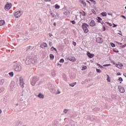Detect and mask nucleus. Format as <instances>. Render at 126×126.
<instances>
[{"label": "nucleus", "mask_w": 126, "mask_h": 126, "mask_svg": "<svg viewBox=\"0 0 126 126\" xmlns=\"http://www.w3.org/2000/svg\"><path fill=\"white\" fill-rule=\"evenodd\" d=\"M26 63L27 65L31 63H35V61L33 60V58L31 56H28L26 58Z\"/></svg>", "instance_id": "f257e3e1"}, {"label": "nucleus", "mask_w": 126, "mask_h": 126, "mask_svg": "<svg viewBox=\"0 0 126 126\" xmlns=\"http://www.w3.org/2000/svg\"><path fill=\"white\" fill-rule=\"evenodd\" d=\"M89 25L87 23H83L82 25V28H83L84 33H88L89 30H88Z\"/></svg>", "instance_id": "f03ea898"}, {"label": "nucleus", "mask_w": 126, "mask_h": 126, "mask_svg": "<svg viewBox=\"0 0 126 126\" xmlns=\"http://www.w3.org/2000/svg\"><path fill=\"white\" fill-rule=\"evenodd\" d=\"M13 67L15 71H21V69H22L21 65H20V64L18 63H16L15 64H14Z\"/></svg>", "instance_id": "7ed1b4c3"}, {"label": "nucleus", "mask_w": 126, "mask_h": 126, "mask_svg": "<svg viewBox=\"0 0 126 126\" xmlns=\"http://www.w3.org/2000/svg\"><path fill=\"white\" fill-rule=\"evenodd\" d=\"M38 80H39V77L36 76L33 77L31 81V85L32 86H34L35 84H36V82H37Z\"/></svg>", "instance_id": "20e7f679"}, {"label": "nucleus", "mask_w": 126, "mask_h": 126, "mask_svg": "<svg viewBox=\"0 0 126 126\" xmlns=\"http://www.w3.org/2000/svg\"><path fill=\"white\" fill-rule=\"evenodd\" d=\"M11 6H12V4H11V3H8V2H7L4 6L5 10H6V11H8L9 9L11 8Z\"/></svg>", "instance_id": "39448f33"}, {"label": "nucleus", "mask_w": 126, "mask_h": 126, "mask_svg": "<svg viewBox=\"0 0 126 126\" xmlns=\"http://www.w3.org/2000/svg\"><path fill=\"white\" fill-rule=\"evenodd\" d=\"M19 82L21 87H22V88H24V85H25V83H24L23 78H22V77H20L19 78Z\"/></svg>", "instance_id": "423d86ee"}, {"label": "nucleus", "mask_w": 126, "mask_h": 126, "mask_svg": "<svg viewBox=\"0 0 126 126\" xmlns=\"http://www.w3.org/2000/svg\"><path fill=\"white\" fill-rule=\"evenodd\" d=\"M22 15V12L20 11V10H19L14 14V16L16 17V18H18V17H20L21 15Z\"/></svg>", "instance_id": "0eeeda50"}, {"label": "nucleus", "mask_w": 126, "mask_h": 126, "mask_svg": "<svg viewBox=\"0 0 126 126\" xmlns=\"http://www.w3.org/2000/svg\"><path fill=\"white\" fill-rule=\"evenodd\" d=\"M95 41L99 44H102L103 42H104V39L102 37H98L96 38Z\"/></svg>", "instance_id": "6e6552de"}, {"label": "nucleus", "mask_w": 126, "mask_h": 126, "mask_svg": "<svg viewBox=\"0 0 126 126\" xmlns=\"http://www.w3.org/2000/svg\"><path fill=\"white\" fill-rule=\"evenodd\" d=\"M118 89L120 91V92H121V93H125V88L124 87H123V86H118Z\"/></svg>", "instance_id": "1a4fd4ad"}, {"label": "nucleus", "mask_w": 126, "mask_h": 126, "mask_svg": "<svg viewBox=\"0 0 126 126\" xmlns=\"http://www.w3.org/2000/svg\"><path fill=\"white\" fill-rule=\"evenodd\" d=\"M89 25L90 26H91V27H94V26L96 25V23H95V21L92 20L91 21V22L89 23Z\"/></svg>", "instance_id": "9d476101"}, {"label": "nucleus", "mask_w": 126, "mask_h": 126, "mask_svg": "<svg viewBox=\"0 0 126 126\" xmlns=\"http://www.w3.org/2000/svg\"><path fill=\"white\" fill-rule=\"evenodd\" d=\"M15 84L14 83V82H11V84L10 86V88L11 89V90H13V89H14V88H15Z\"/></svg>", "instance_id": "9b49d317"}, {"label": "nucleus", "mask_w": 126, "mask_h": 126, "mask_svg": "<svg viewBox=\"0 0 126 126\" xmlns=\"http://www.w3.org/2000/svg\"><path fill=\"white\" fill-rule=\"evenodd\" d=\"M18 99L20 101H23V100L24 99V96L23 95V93L20 94V95L18 97Z\"/></svg>", "instance_id": "f8f14e48"}, {"label": "nucleus", "mask_w": 126, "mask_h": 126, "mask_svg": "<svg viewBox=\"0 0 126 126\" xmlns=\"http://www.w3.org/2000/svg\"><path fill=\"white\" fill-rule=\"evenodd\" d=\"M87 56H88V57H89L90 59H92V58L94 57V54H92L90 52L88 51L87 53Z\"/></svg>", "instance_id": "ddd939ff"}, {"label": "nucleus", "mask_w": 126, "mask_h": 126, "mask_svg": "<svg viewBox=\"0 0 126 126\" xmlns=\"http://www.w3.org/2000/svg\"><path fill=\"white\" fill-rule=\"evenodd\" d=\"M67 61H70V62H75V58L72 57H68L67 58Z\"/></svg>", "instance_id": "4468645a"}, {"label": "nucleus", "mask_w": 126, "mask_h": 126, "mask_svg": "<svg viewBox=\"0 0 126 126\" xmlns=\"http://www.w3.org/2000/svg\"><path fill=\"white\" fill-rule=\"evenodd\" d=\"M116 67H118V68H122L123 66H124V65L123 63H121L120 64H116Z\"/></svg>", "instance_id": "2eb2a0df"}, {"label": "nucleus", "mask_w": 126, "mask_h": 126, "mask_svg": "<svg viewBox=\"0 0 126 126\" xmlns=\"http://www.w3.org/2000/svg\"><path fill=\"white\" fill-rule=\"evenodd\" d=\"M32 49H33V48H32V46H28L27 47H26V52H28L29 51H31V50H32Z\"/></svg>", "instance_id": "dca6fc26"}, {"label": "nucleus", "mask_w": 126, "mask_h": 126, "mask_svg": "<svg viewBox=\"0 0 126 126\" xmlns=\"http://www.w3.org/2000/svg\"><path fill=\"white\" fill-rule=\"evenodd\" d=\"M37 97L38 98H40V99H44V95L43 94H42L41 93H39L38 95H37Z\"/></svg>", "instance_id": "f3484780"}, {"label": "nucleus", "mask_w": 126, "mask_h": 126, "mask_svg": "<svg viewBox=\"0 0 126 126\" xmlns=\"http://www.w3.org/2000/svg\"><path fill=\"white\" fill-rule=\"evenodd\" d=\"M5 24V22L4 21V20H0V26H3V25H4Z\"/></svg>", "instance_id": "a211bd4d"}, {"label": "nucleus", "mask_w": 126, "mask_h": 126, "mask_svg": "<svg viewBox=\"0 0 126 126\" xmlns=\"http://www.w3.org/2000/svg\"><path fill=\"white\" fill-rule=\"evenodd\" d=\"M100 15H102L103 17L107 16V12H102L100 13Z\"/></svg>", "instance_id": "6ab92c4d"}, {"label": "nucleus", "mask_w": 126, "mask_h": 126, "mask_svg": "<svg viewBox=\"0 0 126 126\" xmlns=\"http://www.w3.org/2000/svg\"><path fill=\"white\" fill-rule=\"evenodd\" d=\"M96 20H97V22L98 23H101V21H102V19L100 17H97Z\"/></svg>", "instance_id": "aec40b11"}, {"label": "nucleus", "mask_w": 126, "mask_h": 126, "mask_svg": "<svg viewBox=\"0 0 126 126\" xmlns=\"http://www.w3.org/2000/svg\"><path fill=\"white\" fill-rule=\"evenodd\" d=\"M69 86L71 87H74V85H76V82L72 83L71 84H69Z\"/></svg>", "instance_id": "412c9836"}, {"label": "nucleus", "mask_w": 126, "mask_h": 126, "mask_svg": "<svg viewBox=\"0 0 126 126\" xmlns=\"http://www.w3.org/2000/svg\"><path fill=\"white\" fill-rule=\"evenodd\" d=\"M54 58H55V56H54V55L52 54H50V60H54Z\"/></svg>", "instance_id": "4be33fe9"}, {"label": "nucleus", "mask_w": 126, "mask_h": 126, "mask_svg": "<svg viewBox=\"0 0 126 126\" xmlns=\"http://www.w3.org/2000/svg\"><path fill=\"white\" fill-rule=\"evenodd\" d=\"M3 83H4V79L0 80V85H2Z\"/></svg>", "instance_id": "5701e85b"}, {"label": "nucleus", "mask_w": 126, "mask_h": 126, "mask_svg": "<svg viewBox=\"0 0 126 126\" xmlns=\"http://www.w3.org/2000/svg\"><path fill=\"white\" fill-rule=\"evenodd\" d=\"M55 7L56 9H59L60 8V7H61V6H60V5L58 4H55Z\"/></svg>", "instance_id": "b1692460"}, {"label": "nucleus", "mask_w": 126, "mask_h": 126, "mask_svg": "<svg viewBox=\"0 0 126 126\" xmlns=\"http://www.w3.org/2000/svg\"><path fill=\"white\" fill-rule=\"evenodd\" d=\"M110 46H111V47H112V48H115V47H116V44H115L113 42H111L110 43Z\"/></svg>", "instance_id": "393cba45"}, {"label": "nucleus", "mask_w": 126, "mask_h": 126, "mask_svg": "<svg viewBox=\"0 0 126 126\" xmlns=\"http://www.w3.org/2000/svg\"><path fill=\"white\" fill-rule=\"evenodd\" d=\"M107 80L108 82H111V80L110 79V76H109V75H107Z\"/></svg>", "instance_id": "a878e982"}, {"label": "nucleus", "mask_w": 126, "mask_h": 126, "mask_svg": "<svg viewBox=\"0 0 126 126\" xmlns=\"http://www.w3.org/2000/svg\"><path fill=\"white\" fill-rule=\"evenodd\" d=\"M51 51H55V52H57V49L55 47H54V46H52L51 48Z\"/></svg>", "instance_id": "bb28decb"}, {"label": "nucleus", "mask_w": 126, "mask_h": 126, "mask_svg": "<svg viewBox=\"0 0 126 126\" xmlns=\"http://www.w3.org/2000/svg\"><path fill=\"white\" fill-rule=\"evenodd\" d=\"M113 50V52H114V53H119V51L117 50V49H112Z\"/></svg>", "instance_id": "cd10ccee"}, {"label": "nucleus", "mask_w": 126, "mask_h": 126, "mask_svg": "<svg viewBox=\"0 0 126 126\" xmlns=\"http://www.w3.org/2000/svg\"><path fill=\"white\" fill-rule=\"evenodd\" d=\"M13 72H11L9 73V75H10V76H11V77H12V76H13Z\"/></svg>", "instance_id": "c85d7f7f"}, {"label": "nucleus", "mask_w": 126, "mask_h": 126, "mask_svg": "<svg viewBox=\"0 0 126 126\" xmlns=\"http://www.w3.org/2000/svg\"><path fill=\"white\" fill-rule=\"evenodd\" d=\"M81 3L83 4L84 6H86V2H84L83 0L81 1Z\"/></svg>", "instance_id": "c756f323"}, {"label": "nucleus", "mask_w": 126, "mask_h": 126, "mask_svg": "<svg viewBox=\"0 0 126 126\" xmlns=\"http://www.w3.org/2000/svg\"><path fill=\"white\" fill-rule=\"evenodd\" d=\"M52 76H56V71H53L51 73Z\"/></svg>", "instance_id": "7c9ffc66"}, {"label": "nucleus", "mask_w": 126, "mask_h": 126, "mask_svg": "<svg viewBox=\"0 0 126 126\" xmlns=\"http://www.w3.org/2000/svg\"><path fill=\"white\" fill-rule=\"evenodd\" d=\"M105 23H106V24H108V25H109V26H113V24H111L109 22H106Z\"/></svg>", "instance_id": "2f4dec72"}, {"label": "nucleus", "mask_w": 126, "mask_h": 126, "mask_svg": "<svg viewBox=\"0 0 126 126\" xmlns=\"http://www.w3.org/2000/svg\"><path fill=\"white\" fill-rule=\"evenodd\" d=\"M97 66H99V67H100V68H104V67H103V66L101 65L99 63H97Z\"/></svg>", "instance_id": "473e14b6"}, {"label": "nucleus", "mask_w": 126, "mask_h": 126, "mask_svg": "<svg viewBox=\"0 0 126 126\" xmlns=\"http://www.w3.org/2000/svg\"><path fill=\"white\" fill-rule=\"evenodd\" d=\"M96 72L98 73H101V70L99 69L96 68Z\"/></svg>", "instance_id": "72a5a7b5"}, {"label": "nucleus", "mask_w": 126, "mask_h": 126, "mask_svg": "<svg viewBox=\"0 0 126 126\" xmlns=\"http://www.w3.org/2000/svg\"><path fill=\"white\" fill-rule=\"evenodd\" d=\"M4 91V88H3V87L0 88V93Z\"/></svg>", "instance_id": "f704fd0d"}, {"label": "nucleus", "mask_w": 126, "mask_h": 126, "mask_svg": "<svg viewBox=\"0 0 126 126\" xmlns=\"http://www.w3.org/2000/svg\"><path fill=\"white\" fill-rule=\"evenodd\" d=\"M59 62L60 63H64V60L63 59H61Z\"/></svg>", "instance_id": "c9c22d12"}, {"label": "nucleus", "mask_w": 126, "mask_h": 126, "mask_svg": "<svg viewBox=\"0 0 126 126\" xmlns=\"http://www.w3.org/2000/svg\"><path fill=\"white\" fill-rule=\"evenodd\" d=\"M90 1H91L92 2H93L94 4H96V1L94 0H89Z\"/></svg>", "instance_id": "e433bc0d"}, {"label": "nucleus", "mask_w": 126, "mask_h": 126, "mask_svg": "<svg viewBox=\"0 0 126 126\" xmlns=\"http://www.w3.org/2000/svg\"><path fill=\"white\" fill-rule=\"evenodd\" d=\"M94 111H100V108H95L94 109Z\"/></svg>", "instance_id": "4c0bfd02"}, {"label": "nucleus", "mask_w": 126, "mask_h": 126, "mask_svg": "<svg viewBox=\"0 0 126 126\" xmlns=\"http://www.w3.org/2000/svg\"><path fill=\"white\" fill-rule=\"evenodd\" d=\"M63 77L65 81H67V78H66V76L65 75L63 76Z\"/></svg>", "instance_id": "58836bf2"}, {"label": "nucleus", "mask_w": 126, "mask_h": 126, "mask_svg": "<svg viewBox=\"0 0 126 126\" xmlns=\"http://www.w3.org/2000/svg\"><path fill=\"white\" fill-rule=\"evenodd\" d=\"M111 65V64H105L103 65V66H110Z\"/></svg>", "instance_id": "ea45409f"}, {"label": "nucleus", "mask_w": 126, "mask_h": 126, "mask_svg": "<svg viewBox=\"0 0 126 126\" xmlns=\"http://www.w3.org/2000/svg\"><path fill=\"white\" fill-rule=\"evenodd\" d=\"M126 44H124V45H121V46H120V48H126Z\"/></svg>", "instance_id": "a19ab883"}, {"label": "nucleus", "mask_w": 126, "mask_h": 126, "mask_svg": "<svg viewBox=\"0 0 126 126\" xmlns=\"http://www.w3.org/2000/svg\"><path fill=\"white\" fill-rule=\"evenodd\" d=\"M118 80L119 81H123V78H122V77H119V79H118Z\"/></svg>", "instance_id": "79ce46f5"}, {"label": "nucleus", "mask_w": 126, "mask_h": 126, "mask_svg": "<svg viewBox=\"0 0 126 126\" xmlns=\"http://www.w3.org/2000/svg\"><path fill=\"white\" fill-rule=\"evenodd\" d=\"M70 22H71V23H72V24H73V25L75 24V21L74 20L70 21Z\"/></svg>", "instance_id": "37998d69"}, {"label": "nucleus", "mask_w": 126, "mask_h": 126, "mask_svg": "<svg viewBox=\"0 0 126 126\" xmlns=\"http://www.w3.org/2000/svg\"><path fill=\"white\" fill-rule=\"evenodd\" d=\"M61 91L60 90H58L57 92L56 93V95H58V94H60Z\"/></svg>", "instance_id": "c03bdc74"}, {"label": "nucleus", "mask_w": 126, "mask_h": 126, "mask_svg": "<svg viewBox=\"0 0 126 126\" xmlns=\"http://www.w3.org/2000/svg\"><path fill=\"white\" fill-rule=\"evenodd\" d=\"M19 124H20V125H21V122H20V121H18V122H17L16 126H19Z\"/></svg>", "instance_id": "a18cd8bd"}, {"label": "nucleus", "mask_w": 126, "mask_h": 126, "mask_svg": "<svg viewBox=\"0 0 126 126\" xmlns=\"http://www.w3.org/2000/svg\"><path fill=\"white\" fill-rule=\"evenodd\" d=\"M43 46H44V47H45V48H47V47H48V44H47L46 43H44Z\"/></svg>", "instance_id": "49530a36"}, {"label": "nucleus", "mask_w": 126, "mask_h": 126, "mask_svg": "<svg viewBox=\"0 0 126 126\" xmlns=\"http://www.w3.org/2000/svg\"><path fill=\"white\" fill-rule=\"evenodd\" d=\"M92 12H93V13H94V14H96V12L95 11V10H94V9H92Z\"/></svg>", "instance_id": "de8ad7c7"}, {"label": "nucleus", "mask_w": 126, "mask_h": 126, "mask_svg": "<svg viewBox=\"0 0 126 126\" xmlns=\"http://www.w3.org/2000/svg\"><path fill=\"white\" fill-rule=\"evenodd\" d=\"M120 33H118L119 35H121V36H123V34H122V31H118Z\"/></svg>", "instance_id": "09e8293b"}, {"label": "nucleus", "mask_w": 126, "mask_h": 126, "mask_svg": "<svg viewBox=\"0 0 126 126\" xmlns=\"http://www.w3.org/2000/svg\"><path fill=\"white\" fill-rule=\"evenodd\" d=\"M102 29L103 31H106V27L104 26H103Z\"/></svg>", "instance_id": "8fccbe9b"}, {"label": "nucleus", "mask_w": 126, "mask_h": 126, "mask_svg": "<svg viewBox=\"0 0 126 126\" xmlns=\"http://www.w3.org/2000/svg\"><path fill=\"white\" fill-rule=\"evenodd\" d=\"M117 26H118V25L113 24V26L112 27H113V28H115V27H117Z\"/></svg>", "instance_id": "3c124183"}, {"label": "nucleus", "mask_w": 126, "mask_h": 126, "mask_svg": "<svg viewBox=\"0 0 126 126\" xmlns=\"http://www.w3.org/2000/svg\"><path fill=\"white\" fill-rule=\"evenodd\" d=\"M63 112L65 114H66V113H67V109H64V111H63Z\"/></svg>", "instance_id": "603ef678"}, {"label": "nucleus", "mask_w": 126, "mask_h": 126, "mask_svg": "<svg viewBox=\"0 0 126 126\" xmlns=\"http://www.w3.org/2000/svg\"><path fill=\"white\" fill-rule=\"evenodd\" d=\"M49 45L50 47H52V42L51 41L49 42Z\"/></svg>", "instance_id": "864d4df0"}, {"label": "nucleus", "mask_w": 126, "mask_h": 126, "mask_svg": "<svg viewBox=\"0 0 126 126\" xmlns=\"http://www.w3.org/2000/svg\"><path fill=\"white\" fill-rule=\"evenodd\" d=\"M83 16H85V15H86V13H85V11H83Z\"/></svg>", "instance_id": "5fc2aeb1"}, {"label": "nucleus", "mask_w": 126, "mask_h": 126, "mask_svg": "<svg viewBox=\"0 0 126 126\" xmlns=\"http://www.w3.org/2000/svg\"><path fill=\"white\" fill-rule=\"evenodd\" d=\"M117 75H122V74L121 73V72H118L117 73Z\"/></svg>", "instance_id": "6e6d98bb"}, {"label": "nucleus", "mask_w": 126, "mask_h": 126, "mask_svg": "<svg viewBox=\"0 0 126 126\" xmlns=\"http://www.w3.org/2000/svg\"><path fill=\"white\" fill-rule=\"evenodd\" d=\"M121 17H123V18H124V19H126V16H124V15H122Z\"/></svg>", "instance_id": "4d7b16f0"}, {"label": "nucleus", "mask_w": 126, "mask_h": 126, "mask_svg": "<svg viewBox=\"0 0 126 126\" xmlns=\"http://www.w3.org/2000/svg\"><path fill=\"white\" fill-rule=\"evenodd\" d=\"M116 43H117V44H118L119 45H123V43H122L121 42H116Z\"/></svg>", "instance_id": "13d9d810"}, {"label": "nucleus", "mask_w": 126, "mask_h": 126, "mask_svg": "<svg viewBox=\"0 0 126 126\" xmlns=\"http://www.w3.org/2000/svg\"><path fill=\"white\" fill-rule=\"evenodd\" d=\"M29 40V38H26L24 39V41H28Z\"/></svg>", "instance_id": "bf43d9fd"}, {"label": "nucleus", "mask_w": 126, "mask_h": 126, "mask_svg": "<svg viewBox=\"0 0 126 126\" xmlns=\"http://www.w3.org/2000/svg\"><path fill=\"white\" fill-rule=\"evenodd\" d=\"M108 15H111V16L113 17V14H111V13H108Z\"/></svg>", "instance_id": "052dcab7"}, {"label": "nucleus", "mask_w": 126, "mask_h": 126, "mask_svg": "<svg viewBox=\"0 0 126 126\" xmlns=\"http://www.w3.org/2000/svg\"><path fill=\"white\" fill-rule=\"evenodd\" d=\"M57 65H60V66H62V64H60V63H58Z\"/></svg>", "instance_id": "680f3d73"}, {"label": "nucleus", "mask_w": 126, "mask_h": 126, "mask_svg": "<svg viewBox=\"0 0 126 126\" xmlns=\"http://www.w3.org/2000/svg\"><path fill=\"white\" fill-rule=\"evenodd\" d=\"M53 25H54V26H56L57 25V24H56V23H53Z\"/></svg>", "instance_id": "e2e57ef3"}, {"label": "nucleus", "mask_w": 126, "mask_h": 126, "mask_svg": "<svg viewBox=\"0 0 126 126\" xmlns=\"http://www.w3.org/2000/svg\"><path fill=\"white\" fill-rule=\"evenodd\" d=\"M52 36H53V34H51V33H49V36L50 37H52Z\"/></svg>", "instance_id": "0e129e2a"}, {"label": "nucleus", "mask_w": 126, "mask_h": 126, "mask_svg": "<svg viewBox=\"0 0 126 126\" xmlns=\"http://www.w3.org/2000/svg\"><path fill=\"white\" fill-rule=\"evenodd\" d=\"M70 126H75V125H74V124H70Z\"/></svg>", "instance_id": "69168bd1"}, {"label": "nucleus", "mask_w": 126, "mask_h": 126, "mask_svg": "<svg viewBox=\"0 0 126 126\" xmlns=\"http://www.w3.org/2000/svg\"><path fill=\"white\" fill-rule=\"evenodd\" d=\"M21 41H22V39H19V40H18V42H21Z\"/></svg>", "instance_id": "338daca9"}, {"label": "nucleus", "mask_w": 126, "mask_h": 126, "mask_svg": "<svg viewBox=\"0 0 126 126\" xmlns=\"http://www.w3.org/2000/svg\"><path fill=\"white\" fill-rule=\"evenodd\" d=\"M124 75L126 77V73H124Z\"/></svg>", "instance_id": "774afa93"}]
</instances>
